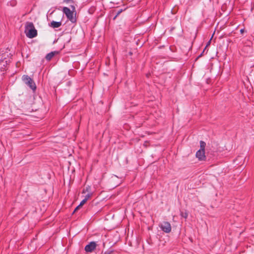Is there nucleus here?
<instances>
[{"instance_id": "20e7f679", "label": "nucleus", "mask_w": 254, "mask_h": 254, "mask_svg": "<svg viewBox=\"0 0 254 254\" xmlns=\"http://www.w3.org/2000/svg\"><path fill=\"white\" fill-rule=\"evenodd\" d=\"M96 243L94 242H91L85 246V251L87 252H91L96 248Z\"/></svg>"}, {"instance_id": "1a4fd4ad", "label": "nucleus", "mask_w": 254, "mask_h": 254, "mask_svg": "<svg viewBox=\"0 0 254 254\" xmlns=\"http://www.w3.org/2000/svg\"><path fill=\"white\" fill-rule=\"evenodd\" d=\"M31 79L32 78H30L28 75H24L22 76V80L24 82L25 84L27 83V82H28V81H31Z\"/></svg>"}, {"instance_id": "dca6fc26", "label": "nucleus", "mask_w": 254, "mask_h": 254, "mask_svg": "<svg viewBox=\"0 0 254 254\" xmlns=\"http://www.w3.org/2000/svg\"><path fill=\"white\" fill-rule=\"evenodd\" d=\"M79 207H80V206H79L78 205L74 210L73 213H74L79 208Z\"/></svg>"}, {"instance_id": "9b49d317", "label": "nucleus", "mask_w": 254, "mask_h": 254, "mask_svg": "<svg viewBox=\"0 0 254 254\" xmlns=\"http://www.w3.org/2000/svg\"><path fill=\"white\" fill-rule=\"evenodd\" d=\"M90 187L88 186L87 187H86V189H84L83 190H82V193H85L86 192H88V193H89V192H91L90 191Z\"/></svg>"}, {"instance_id": "6e6552de", "label": "nucleus", "mask_w": 254, "mask_h": 254, "mask_svg": "<svg viewBox=\"0 0 254 254\" xmlns=\"http://www.w3.org/2000/svg\"><path fill=\"white\" fill-rule=\"evenodd\" d=\"M55 55V52H51L48 53L46 56V59L47 61L51 60Z\"/></svg>"}, {"instance_id": "7ed1b4c3", "label": "nucleus", "mask_w": 254, "mask_h": 254, "mask_svg": "<svg viewBox=\"0 0 254 254\" xmlns=\"http://www.w3.org/2000/svg\"><path fill=\"white\" fill-rule=\"evenodd\" d=\"M159 227L162 231L166 233H169L171 231V226L168 222H163L159 225Z\"/></svg>"}, {"instance_id": "6ab92c4d", "label": "nucleus", "mask_w": 254, "mask_h": 254, "mask_svg": "<svg viewBox=\"0 0 254 254\" xmlns=\"http://www.w3.org/2000/svg\"><path fill=\"white\" fill-rule=\"evenodd\" d=\"M3 62H4V61L1 60V64H2V63H3Z\"/></svg>"}, {"instance_id": "423d86ee", "label": "nucleus", "mask_w": 254, "mask_h": 254, "mask_svg": "<svg viewBox=\"0 0 254 254\" xmlns=\"http://www.w3.org/2000/svg\"><path fill=\"white\" fill-rule=\"evenodd\" d=\"M27 85H28L32 90L35 91L36 89V86L33 79H32L31 81H28L27 83H26Z\"/></svg>"}, {"instance_id": "f257e3e1", "label": "nucleus", "mask_w": 254, "mask_h": 254, "mask_svg": "<svg viewBox=\"0 0 254 254\" xmlns=\"http://www.w3.org/2000/svg\"><path fill=\"white\" fill-rule=\"evenodd\" d=\"M25 32L26 36L30 38H34L37 35V30L32 22L27 23L25 26Z\"/></svg>"}, {"instance_id": "0eeeda50", "label": "nucleus", "mask_w": 254, "mask_h": 254, "mask_svg": "<svg viewBox=\"0 0 254 254\" xmlns=\"http://www.w3.org/2000/svg\"><path fill=\"white\" fill-rule=\"evenodd\" d=\"M62 25V22L61 21H52L50 23V26L54 28H59Z\"/></svg>"}, {"instance_id": "2eb2a0df", "label": "nucleus", "mask_w": 254, "mask_h": 254, "mask_svg": "<svg viewBox=\"0 0 254 254\" xmlns=\"http://www.w3.org/2000/svg\"><path fill=\"white\" fill-rule=\"evenodd\" d=\"M86 202V201L85 200V199H83L79 203V206H82Z\"/></svg>"}, {"instance_id": "39448f33", "label": "nucleus", "mask_w": 254, "mask_h": 254, "mask_svg": "<svg viewBox=\"0 0 254 254\" xmlns=\"http://www.w3.org/2000/svg\"><path fill=\"white\" fill-rule=\"evenodd\" d=\"M195 156L199 160H203L205 159V151L202 150H198Z\"/></svg>"}, {"instance_id": "f3484780", "label": "nucleus", "mask_w": 254, "mask_h": 254, "mask_svg": "<svg viewBox=\"0 0 254 254\" xmlns=\"http://www.w3.org/2000/svg\"><path fill=\"white\" fill-rule=\"evenodd\" d=\"M244 31V29H242L240 30V32L241 33H243Z\"/></svg>"}, {"instance_id": "ddd939ff", "label": "nucleus", "mask_w": 254, "mask_h": 254, "mask_svg": "<svg viewBox=\"0 0 254 254\" xmlns=\"http://www.w3.org/2000/svg\"><path fill=\"white\" fill-rule=\"evenodd\" d=\"M188 213L187 212H181V216L183 217H184L185 218H187L188 217Z\"/></svg>"}, {"instance_id": "9d476101", "label": "nucleus", "mask_w": 254, "mask_h": 254, "mask_svg": "<svg viewBox=\"0 0 254 254\" xmlns=\"http://www.w3.org/2000/svg\"><path fill=\"white\" fill-rule=\"evenodd\" d=\"M206 145V143L204 141L201 140L200 141V148L199 150H204L205 151V147Z\"/></svg>"}, {"instance_id": "f8f14e48", "label": "nucleus", "mask_w": 254, "mask_h": 254, "mask_svg": "<svg viewBox=\"0 0 254 254\" xmlns=\"http://www.w3.org/2000/svg\"><path fill=\"white\" fill-rule=\"evenodd\" d=\"M92 192H89V193H88L87 194H86L85 196H84V199H85V200L87 201V200L91 197V196L92 195Z\"/></svg>"}, {"instance_id": "f03ea898", "label": "nucleus", "mask_w": 254, "mask_h": 254, "mask_svg": "<svg viewBox=\"0 0 254 254\" xmlns=\"http://www.w3.org/2000/svg\"><path fill=\"white\" fill-rule=\"evenodd\" d=\"M63 12L65 14L68 19L72 23H75L76 21L75 16L74 15L73 12L68 7H64L63 9Z\"/></svg>"}, {"instance_id": "a211bd4d", "label": "nucleus", "mask_w": 254, "mask_h": 254, "mask_svg": "<svg viewBox=\"0 0 254 254\" xmlns=\"http://www.w3.org/2000/svg\"><path fill=\"white\" fill-rule=\"evenodd\" d=\"M210 41H211V39H210V40L208 42L207 44V45L206 46H208V45L210 44Z\"/></svg>"}, {"instance_id": "4468645a", "label": "nucleus", "mask_w": 254, "mask_h": 254, "mask_svg": "<svg viewBox=\"0 0 254 254\" xmlns=\"http://www.w3.org/2000/svg\"><path fill=\"white\" fill-rule=\"evenodd\" d=\"M122 11H123V9H120V10H119L118 11V12H117V14H116V15L115 16L114 19H115V18L117 17V16L118 15H119V14H120Z\"/></svg>"}]
</instances>
